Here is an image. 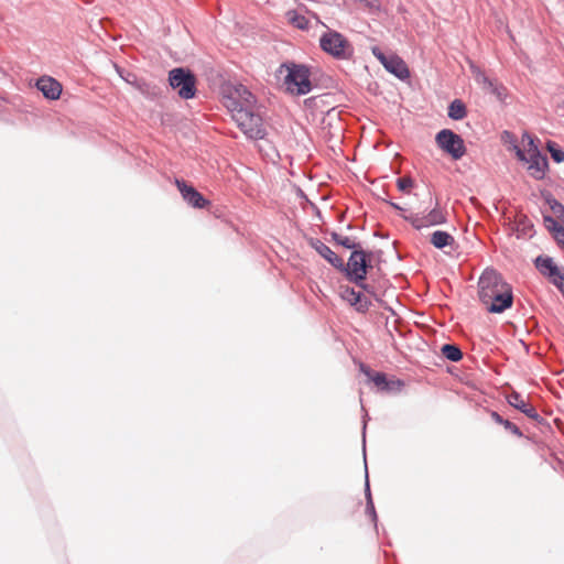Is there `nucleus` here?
<instances>
[{
  "mask_svg": "<svg viewBox=\"0 0 564 564\" xmlns=\"http://www.w3.org/2000/svg\"><path fill=\"white\" fill-rule=\"evenodd\" d=\"M480 301L490 313H502L512 305L511 286L494 269H486L478 282Z\"/></svg>",
  "mask_w": 564,
  "mask_h": 564,
  "instance_id": "nucleus-1",
  "label": "nucleus"
},
{
  "mask_svg": "<svg viewBox=\"0 0 564 564\" xmlns=\"http://www.w3.org/2000/svg\"><path fill=\"white\" fill-rule=\"evenodd\" d=\"M522 144L524 150L518 148L514 141H512V148L518 159L528 164V172L532 177L542 180L547 169V159L540 153L533 139L528 133L523 134Z\"/></svg>",
  "mask_w": 564,
  "mask_h": 564,
  "instance_id": "nucleus-2",
  "label": "nucleus"
},
{
  "mask_svg": "<svg viewBox=\"0 0 564 564\" xmlns=\"http://www.w3.org/2000/svg\"><path fill=\"white\" fill-rule=\"evenodd\" d=\"M319 46L336 59H348L354 53L350 42L341 33L334 30H327L322 34Z\"/></svg>",
  "mask_w": 564,
  "mask_h": 564,
  "instance_id": "nucleus-3",
  "label": "nucleus"
},
{
  "mask_svg": "<svg viewBox=\"0 0 564 564\" xmlns=\"http://www.w3.org/2000/svg\"><path fill=\"white\" fill-rule=\"evenodd\" d=\"M223 102L234 113L239 109L254 107L256 98L243 85L226 84L223 86Z\"/></svg>",
  "mask_w": 564,
  "mask_h": 564,
  "instance_id": "nucleus-4",
  "label": "nucleus"
},
{
  "mask_svg": "<svg viewBox=\"0 0 564 564\" xmlns=\"http://www.w3.org/2000/svg\"><path fill=\"white\" fill-rule=\"evenodd\" d=\"M231 117L250 139H262L264 137L262 118L254 111V107L239 109L231 113Z\"/></svg>",
  "mask_w": 564,
  "mask_h": 564,
  "instance_id": "nucleus-5",
  "label": "nucleus"
},
{
  "mask_svg": "<svg viewBox=\"0 0 564 564\" xmlns=\"http://www.w3.org/2000/svg\"><path fill=\"white\" fill-rule=\"evenodd\" d=\"M288 74L284 78L286 90L293 95H305L311 91L308 68L303 65L291 64L286 66Z\"/></svg>",
  "mask_w": 564,
  "mask_h": 564,
  "instance_id": "nucleus-6",
  "label": "nucleus"
},
{
  "mask_svg": "<svg viewBox=\"0 0 564 564\" xmlns=\"http://www.w3.org/2000/svg\"><path fill=\"white\" fill-rule=\"evenodd\" d=\"M171 87L183 99L193 98L196 94V78L191 70L178 67L169 73Z\"/></svg>",
  "mask_w": 564,
  "mask_h": 564,
  "instance_id": "nucleus-7",
  "label": "nucleus"
},
{
  "mask_svg": "<svg viewBox=\"0 0 564 564\" xmlns=\"http://www.w3.org/2000/svg\"><path fill=\"white\" fill-rule=\"evenodd\" d=\"M437 147L453 160H460L466 154L463 138L449 129H443L435 135Z\"/></svg>",
  "mask_w": 564,
  "mask_h": 564,
  "instance_id": "nucleus-8",
  "label": "nucleus"
},
{
  "mask_svg": "<svg viewBox=\"0 0 564 564\" xmlns=\"http://www.w3.org/2000/svg\"><path fill=\"white\" fill-rule=\"evenodd\" d=\"M367 253L361 250H355L350 254L347 267L344 265L343 270L347 272V276L351 282L367 290L364 283L367 275Z\"/></svg>",
  "mask_w": 564,
  "mask_h": 564,
  "instance_id": "nucleus-9",
  "label": "nucleus"
},
{
  "mask_svg": "<svg viewBox=\"0 0 564 564\" xmlns=\"http://www.w3.org/2000/svg\"><path fill=\"white\" fill-rule=\"evenodd\" d=\"M536 269L546 276L560 290H563L564 269L557 267L550 257H538L535 259Z\"/></svg>",
  "mask_w": 564,
  "mask_h": 564,
  "instance_id": "nucleus-10",
  "label": "nucleus"
},
{
  "mask_svg": "<svg viewBox=\"0 0 564 564\" xmlns=\"http://www.w3.org/2000/svg\"><path fill=\"white\" fill-rule=\"evenodd\" d=\"M375 56L382 63L384 68L400 79H405L410 76L409 68L405 62L397 55H384L378 48H373Z\"/></svg>",
  "mask_w": 564,
  "mask_h": 564,
  "instance_id": "nucleus-11",
  "label": "nucleus"
},
{
  "mask_svg": "<svg viewBox=\"0 0 564 564\" xmlns=\"http://www.w3.org/2000/svg\"><path fill=\"white\" fill-rule=\"evenodd\" d=\"M415 229H422L435 225H442L446 223V216L444 212L437 207H434L427 215L420 216L419 214L404 216Z\"/></svg>",
  "mask_w": 564,
  "mask_h": 564,
  "instance_id": "nucleus-12",
  "label": "nucleus"
},
{
  "mask_svg": "<svg viewBox=\"0 0 564 564\" xmlns=\"http://www.w3.org/2000/svg\"><path fill=\"white\" fill-rule=\"evenodd\" d=\"M175 185L177 186L183 199L194 208H205L209 206V200L204 198V196L197 192L192 185H188L183 180H175Z\"/></svg>",
  "mask_w": 564,
  "mask_h": 564,
  "instance_id": "nucleus-13",
  "label": "nucleus"
},
{
  "mask_svg": "<svg viewBox=\"0 0 564 564\" xmlns=\"http://www.w3.org/2000/svg\"><path fill=\"white\" fill-rule=\"evenodd\" d=\"M508 403L532 420L539 419V413L520 393L513 391L507 397Z\"/></svg>",
  "mask_w": 564,
  "mask_h": 564,
  "instance_id": "nucleus-14",
  "label": "nucleus"
},
{
  "mask_svg": "<svg viewBox=\"0 0 564 564\" xmlns=\"http://www.w3.org/2000/svg\"><path fill=\"white\" fill-rule=\"evenodd\" d=\"M36 87L43 95L52 100L58 99L62 93L61 84L52 77H42L37 80Z\"/></svg>",
  "mask_w": 564,
  "mask_h": 564,
  "instance_id": "nucleus-15",
  "label": "nucleus"
},
{
  "mask_svg": "<svg viewBox=\"0 0 564 564\" xmlns=\"http://www.w3.org/2000/svg\"><path fill=\"white\" fill-rule=\"evenodd\" d=\"M312 246L332 265H334L337 269H344L343 259L340 257H338L328 246H326L325 243H323L319 240H316L315 242H313Z\"/></svg>",
  "mask_w": 564,
  "mask_h": 564,
  "instance_id": "nucleus-16",
  "label": "nucleus"
},
{
  "mask_svg": "<svg viewBox=\"0 0 564 564\" xmlns=\"http://www.w3.org/2000/svg\"><path fill=\"white\" fill-rule=\"evenodd\" d=\"M431 243L437 248L443 249L445 247H451L454 245V237L447 231L436 230L431 235L430 239Z\"/></svg>",
  "mask_w": 564,
  "mask_h": 564,
  "instance_id": "nucleus-17",
  "label": "nucleus"
},
{
  "mask_svg": "<svg viewBox=\"0 0 564 564\" xmlns=\"http://www.w3.org/2000/svg\"><path fill=\"white\" fill-rule=\"evenodd\" d=\"M467 111L464 102L459 99H455L448 107V117L454 120H462L466 117Z\"/></svg>",
  "mask_w": 564,
  "mask_h": 564,
  "instance_id": "nucleus-18",
  "label": "nucleus"
},
{
  "mask_svg": "<svg viewBox=\"0 0 564 564\" xmlns=\"http://www.w3.org/2000/svg\"><path fill=\"white\" fill-rule=\"evenodd\" d=\"M441 351L451 361H459L463 358V352L456 345L445 344L442 346Z\"/></svg>",
  "mask_w": 564,
  "mask_h": 564,
  "instance_id": "nucleus-19",
  "label": "nucleus"
},
{
  "mask_svg": "<svg viewBox=\"0 0 564 564\" xmlns=\"http://www.w3.org/2000/svg\"><path fill=\"white\" fill-rule=\"evenodd\" d=\"M289 22L300 30H306L308 28V20L303 14H300L296 11L288 12Z\"/></svg>",
  "mask_w": 564,
  "mask_h": 564,
  "instance_id": "nucleus-20",
  "label": "nucleus"
},
{
  "mask_svg": "<svg viewBox=\"0 0 564 564\" xmlns=\"http://www.w3.org/2000/svg\"><path fill=\"white\" fill-rule=\"evenodd\" d=\"M545 200L552 213L564 224V206L550 195Z\"/></svg>",
  "mask_w": 564,
  "mask_h": 564,
  "instance_id": "nucleus-21",
  "label": "nucleus"
},
{
  "mask_svg": "<svg viewBox=\"0 0 564 564\" xmlns=\"http://www.w3.org/2000/svg\"><path fill=\"white\" fill-rule=\"evenodd\" d=\"M332 236H333V239L338 245H340V246H343V247H345L347 249H356V247H357V243L350 237L343 236V235H339V234H336V232H334Z\"/></svg>",
  "mask_w": 564,
  "mask_h": 564,
  "instance_id": "nucleus-22",
  "label": "nucleus"
},
{
  "mask_svg": "<svg viewBox=\"0 0 564 564\" xmlns=\"http://www.w3.org/2000/svg\"><path fill=\"white\" fill-rule=\"evenodd\" d=\"M372 382L381 390H390V382L387 380L386 375L377 372L371 376Z\"/></svg>",
  "mask_w": 564,
  "mask_h": 564,
  "instance_id": "nucleus-23",
  "label": "nucleus"
},
{
  "mask_svg": "<svg viewBox=\"0 0 564 564\" xmlns=\"http://www.w3.org/2000/svg\"><path fill=\"white\" fill-rule=\"evenodd\" d=\"M413 180L411 177H400L397 181V186L401 192L409 193L413 187Z\"/></svg>",
  "mask_w": 564,
  "mask_h": 564,
  "instance_id": "nucleus-24",
  "label": "nucleus"
},
{
  "mask_svg": "<svg viewBox=\"0 0 564 564\" xmlns=\"http://www.w3.org/2000/svg\"><path fill=\"white\" fill-rule=\"evenodd\" d=\"M543 221L546 229L553 232V236L557 232V229L562 228L551 216H544Z\"/></svg>",
  "mask_w": 564,
  "mask_h": 564,
  "instance_id": "nucleus-25",
  "label": "nucleus"
},
{
  "mask_svg": "<svg viewBox=\"0 0 564 564\" xmlns=\"http://www.w3.org/2000/svg\"><path fill=\"white\" fill-rule=\"evenodd\" d=\"M502 425L505 426L506 430L510 431L512 434H514L517 436H522L520 429L512 422L505 420Z\"/></svg>",
  "mask_w": 564,
  "mask_h": 564,
  "instance_id": "nucleus-26",
  "label": "nucleus"
},
{
  "mask_svg": "<svg viewBox=\"0 0 564 564\" xmlns=\"http://www.w3.org/2000/svg\"><path fill=\"white\" fill-rule=\"evenodd\" d=\"M549 150L551 152V155L552 158L557 162H563L564 161V152L560 149H554L552 148L551 145H549Z\"/></svg>",
  "mask_w": 564,
  "mask_h": 564,
  "instance_id": "nucleus-27",
  "label": "nucleus"
},
{
  "mask_svg": "<svg viewBox=\"0 0 564 564\" xmlns=\"http://www.w3.org/2000/svg\"><path fill=\"white\" fill-rule=\"evenodd\" d=\"M346 294L347 299L354 304L360 301V293L356 292L354 289L346 290Z\"/></svg>",
  "mask_w": 564,
  "mask_h": 564,
  "instance_id": "nucleus-28",
  "label": "nucleus"
},
{
  "mask_svg": "<svg viewBox=\"0 0 564 564\" xmlns=\"http://www.w3.org/2000/svg\"><path fill=\"white\" fill-rule=\"evenodd\" d=\"M556 241L564 247V228L557 229V232L554 235Z\"/></svg>",
  "mask_w": 564,
  "mask_h": 564,
  "instance_id": "nucleus-29",
  "label": "nucleus"
},
{
  "mask_svg": "<svg viewBox=\"0 0 564 564\" xmlns=\"http://www.w3.org/2000/svg\"><path fill=\"white\" fill-rule=\"evenodd\" d=\"M491 419H492L496 423L501 424V425H502V424H503V422H505V419H502V416H501V415H499L497 412H491Z\"/></svg>",
  "mask_w": 564,
  "mask_h": 564,
  "instance_id": "nucleus-30",
  "label": "nucleus"
},
{
  "mask_svg": "<svg viewBox=\"0 0 564 564\" xmlns=\"http://www.w3.org/2000/svg\"><path fill=\"white\" fill-rule=\"evenodd\" d=\"M507 138H512V135H511V133H509L508 131H505V132H503V135H502V139H503L505 141H507Z\"/></svg>",
  "mask_w": 564,
  "mask_h": 564,
  "instance_id": "nucleus-31",
  "label": "nucleus"
}]
</instances>
